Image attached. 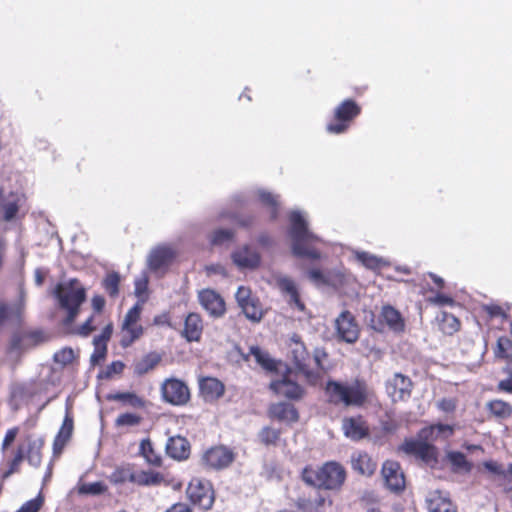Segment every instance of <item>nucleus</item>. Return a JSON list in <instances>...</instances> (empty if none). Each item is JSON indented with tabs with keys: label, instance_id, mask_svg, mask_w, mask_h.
Listing matches in <instances>:
<instances>
[{
	"label": "nucleus",
	"instance_id": "obj_1",
	"mask_svg": "<svg viewBox=\"0 0 512 512\" xmlns=\"http://www.w3.org/2000/svg\"><path fill=\"white\" fill-rule=\"evenodd\" d=\"M325 392L330 403L345 407L362 406L368 398V389L365 383L355 380L351 383H341L330 380L325 386Z\"/></svg>",
	"mask_w": 512,
	"mask_h": 512
},
{
	"label": "nucleus",
	"instance_id": "obj_2",
	"mask_svg": "<svg viewBox=\"0 0 512 512\" xmlns=\"http://www.w3.org/2000/svg\"><path fill=\"white\" fill-rule=\"evenodd\" d=\"M453 428L446 424H436L420 431V440L406 441L402 445V449L407 454H413L420 457L422 460L429 462L435 459V448L429 443V441H435L439 437H448L452 435Z\"/></svg>",
	"mask_w": 512,
	"mask_h": 512
},
{
	"label": "nucleus",
	"instance_id": "obj_3",
	"mask_svg": "<svg viewBox=\"0 0 512 512\" xmlns=\"http://www.w3.org/2000/svg\"><path fill=\"white\" fill-rule=\"evenodd\" d=\"M290 237L292 240V251L299 257L317 259L319 253L310 246L318 237L308 230V224L304 216L299 211H293L290 214Z\"/></svg>",
	"mask_w": 512,
	"mask_h": 512
},
{
	"label": "nucleus",
	"instance_id": "obj_4",
	"mask_svg": "<svg viewBox=\"0 0 512 512\" xmlns=\"http://www.w3.org/2000/svg\"><path fill=\"white\" fill-rule=\"evenodd\" d=\"M345 478L344 468L336 462H328L318 469L306 467L302 472V479L308 485L330 490L339 488Z\"/></svg>",
	"mask_w": 512,
	"mask_h": 512
},
{
	"label": "nucleus",
	"instance_id": "obj_5",
	"mask_svg": "<svg viewBox=\"0 0 512 512\" xmlns=\"http://www.w3.org/2000/svg\"><path fill=\"white\" fill-rule=\"evenodd\" d=\"M55 294L60 306L67 311L66 323H72L79 313V307L85 301L86 294L84 288L78 280L72 279L58 284Z\"/></svg>",
	"mask_w": 512,
	"mask_h": 512
},
{
	"label": "nucleus",
	"instance_id": "obj_6",
	"mask_svg": "<svg viewBox=\"0 0 512 512\" xmlns=\"http://www.w3.org/2000/svg\"><path fill=\"white\" fill-rule=\"evenodd\" d=\"M142 312V305L137 303L126 313L121 326L122 347L127 348L143 334V327L138 323Z\"/></svg>",
	"mask_w": 512,
	"mask_h": 512
},
{
	"label": "nucleus",
	"instance_id": "obj_7",
	"mask_svg": "<svg viewBox=\"0 0 512 512\" xmlns=\"http://www.w3.org/2000/svg\"><path fill=\"white\" fill-rule=\"evenodd\" d=\"M163 399L172 405H185L190 399L188 386L176 378L166 379L161 385Z\"/></svg>",
	"mask_w": 512,
	"mask_h": 512
},
{
	"label": "nucleus",
	"instance_id": "obj_8",
	"mask_svg": "<svg viewBox=\"0 0 512 512\" xmlns=\"http://www.w3.org/2000/svg\"><path fill=\"white\" fill-rule=\"evenodd\" d=\"M334 325L336 336L339 340L349 344H353L358 340L360 328L350 311H342L335 319Z\"/></svg>",
	"mask_w": 512,
	"mask_h": 512
},
{
	"label": "nucleus",
	"instance_id": "obj_9",
	"mask_svg": "<svg viewBox=\"0 0 512 512\" xmlns=\"http://www.w3.org/2000/svg\"><path fill=\"white\" fill-rule=\"evenodd\" d=\"M176 257V250L170 245H158L147 256L148 268L155 273H164Z\"/></svg>",
	"mask_w": 512,
	"mask_h": 512
},
{
	"label": "nucleus",
	"instance_id": "obj_10",
	"mask_svg": "<svg viewBox=\"0 0 512 512\" xmlns=\"http://www.w3.org/2000/svg\"><path fill=\"white\" fill-rule=\"evenodd\" d=\"M187 495L194 505H197L204 510L210 509L214 502L211 485L200 479H193L189 483L187 487Z\"/></svg>",
	"mask_w": 512,
	"mask_h": 512
},
{
	"label": "nucleus",
	"instance_id": "obj_11",
	"mask_svg": "<svg viewBox=\"0 0 512 512\" xmlns=\"http://www.w3.org/2000/svg\"><path fill=\"white\" fill-rule=\"evenodd\" d=\"M234 459L233 451L222 445L210 448L202 457L205 465L215 470L227 468Z\"/></svg>",
	"mask_w": 512,
	"mask_h": 512
},
{
	"label": "nucleus",
	"instance_id": "obj_12",
	"mask_svg": "<svg viewBox=\"0 0 512 512\" xmlns=\"http://www.w3.org/2000/svg\"><path fill=\"white\" fill-rule=\"evenodd\" d=\"M412 381L401 373H395L386 382V392L392 401H403L410 397Z\"/></svg>",
	"mask_w": 512,
	"mask_h": 512
},
{
	"label": "nucleus",
	"instance_id": "obj_13",
	"mask_svg": "<svg viewBox=\"0 0 512 512\" xmlns=\"http://www.w3.org/2000/svg\"><path fill=\"white\" fill-rule=\"evenodd\" d=\"M198 300L203 309L214 318L223 316L226 311L224 299L212 289L199 291Z\"/></svg>",
	"mask_w": 512,
	"mask_h": 512
},
{
	"label": "nucleus",
	"instance_id": "obj_14",
	"mask_svg": "<svg viewBox=\"0 0 512 512\" xmlns=\"http://www.w3.org/2000/svg\"><path fill=\"white\" fill-rule=\"evenodd\" d=\"M290 354L296 368L303 373L309 381L315 380L314 374L308 369L311 358L304 344L298 339L292 338L290 344Z\"/></svg>",
	"mask_w": 512,
	"mask_h": 512
},
{
	"label": "nucleus",
	"instance_id": "obj_15",
	"mask_svg": "<svg viewBox=\"0 0 512 512\" xmlns=\"http://www.w3.org/2000/svg\"><path fill=\"white\" fill-rule=\"evenodd\" d=\"M382 476L387 487L394 492L401 491L405 487V477L398 462L385 461L382 466Z\"/></svg>",
	"mask_w": 512,
	"mask_h": 512
},
{
	"label": "nucleus",
	"instance_id": "obj_16",
	"mask_svg": "<svg viewBox=\"0 0 512 512\" xmlns=\"http://www.w3.org/2000/svg\"><path fill=\"white\" fill-rule=\"evenodd\" d=\"M270 389L277 395L289 399H300L303 396L304 390L295 381H292L288 376H283L279 380L270 383Z\"/></svg>",
	"mask_w": 512,
	"mask_h": 512
},
{
	"label": "nucleus",
	"instance_id": "obj_17",
	"mask_svg": "<svg viewBox=\"0 0 512 512\" xmlns=\"http://www.w3.org/2000/svg\"><path fill=\"white\" fill-rule=\"evenodd\" d=\"M426 504L429 512H457L449 497L438 490L428 494Z\"/></svg>",
	"mask_w": 512,
	"mask_h": 512
},
{
	"label": "nucleus",
	"instance_id": "obj_18",
	"mask_svg": "<svg viewBox=\"0 0 512 512\" xmlns=\"http://www.w3.org/2000/svg\"><path fill=\"white\" fill-rule=\"evenodd\" d=\"M203 332V321L199 314L189 313L184 321L182 336L188 342H198Z\"/></svg>",
	"mask_w": 512,
	"mask_h": 512
},
{
	"label": "nucleus",
	"instance_id": "obj_19",
	"mask_svg": "<svg viewBox=\"0 0 512 512\" xmlns=\"http://www.w3.org/2000/svg\"><path fill=\"white\" fill-rule=\"evenodd\" d=\"M43 336L39 331L16 333L11 341V351H24L42 342Z\"/></svg>",
	"mask_w": 512,
	"mask_h": 512
},
{
	"label": "nucleus",
	"instance_id": "obj_20",
	"mask_svg": "<svg viewBox=\"0 0 512 512\" xmlns=\"http://www.w3.org/2000/svg\"><path fill=\"white\" fill-rule=\"evenodd\" d=\"M25 307V292L20 291L19 300L11 305L0 304V325L5 321H19Z\"/></svg>",
	"mask_w": 512,
	"mask_h": 512
},
{
	"label": "nucleus",
	"instance_id": "obj_21",
	"mask_svg": "<svg viewBox=\"0 0 512 512\" xmlns=\"http://www.w3.org/2000/svg\"><path fill=\"white\" fill-rule=\"evenodd\" d=\"M200 391L206 401H214L220 398L225 391L221 381L213 377H206L200 380Z\"/></svg>",
	"mask_w": 512,
	"mask_h": 512
},
{
	"label": "nucleus",
	"instance_id": "obj_22",
	"mask_svg": "<svg viewBox=\"0 0 512 512\" xmlns=\"http://www.w3.org/2000/svg\"><path fill=\"white\" fill-rule=\"evenodd\" d=\"M233 262L240 268H256L260 263V255L255 250L245 246L232 255Z\"/></svg>",
	"mask_w": 512,
	"mask_h": 512
},
{
	"label": "nucleus",
	"instance_id": "obj_23",
	"mask_svg": "<svg viewBox=\"0 0 512 512\" xmlns=\"http://www.w3.org/2000/svg\"><path fill=\"white\" fill-rule=\"evenodd\" d=\"M351 465L354 471L363 476H371L377 464L366 452H355L351 456Z\"/></svg>",
	"mask_w": 512,
	"mask_h": 512
},
{
	"label": "nucleus",
	"instance_id": "obj_24",
	"mask_svg": "<svg viewBox=\"0 0 512 512\" xmlns=\"http://www.w3.org/2000/svg\"><path fill=\"white\" fill-rule=\"evenodd\" d=\"M166 453L177 460L186 459L190 453L189 443L181 436L170 437L166 444Z\"/></svg>",
	"mask_w": 512,
	"mask_h": 512
},
{
	"label": "nucleus",
	"instance_id": "obj_25",
	"mask_svg": "<svg viewBox=\"0 0 512 512\" xmlns=\"http://www.w3.org/2000/svg\"><path fill=\"white\" fill-rule=\"evenodd\" d=\"M22 202L23 196L17 193H10L5 196L3 191L0 190V207L4 211V219L6 221H10L15 217Z\"/></svg>",
	"mask_w": 512,
	"mask_h": 512
},
{
	"label": "nucleus",
	"instance_id": "obj_26",
	"mask_svg": "<svg viewBox=\"0 0 512 512\" xmlns=\"http://www.w3.org/2000/svg\"><path fill=\"white\" fill-rule=\"evenodd\" d=\"M342 428L346 437L352 440H360L367 434V429L361 418H346Z\"/></svg>",
	"mask_w": 512,
	"mask_h": 512
},
{
	"label": "nucleus",
	"instance_id": "obj_27",
	"mask_svg": "<svg viewBox=\"0 0 512 512\" xmlns=\"http://www.w3.org/2000/svg\"><path fill=\"white\" fill-rule=\"evenodd\" d=\"M270 414L273 418L280 421L296 422L298 420V412L293 405L288 403H277L271 406Z\"/></svg>",
	"mask_w": 512,
	"mask_h": 512
},
{
	"label": "nucleus",
	"instance_id": "obj_28",
	"mask_svg": "<svg viewBox=\"0 0 512 512\" xmlns=\"http://www.w3.org/2000/svg\"><path fill=\"white\" fill-rule=\"evenodd\" d=\"M73 430V420L71 417L66 416L63 424L55 437L54 444H53V450L54 454H58L62 451L63 447L69 440Z\"/></svg>",
	"mask_w": 512,
	"mask_h": 512
},
{
	"label": "nucleus",
	"instance_id": "obj_29",
	"mask_svg": "<svg viewBox=\"0 0 512 512\" xmlns=\"http://www.w3.org/2000/svg\"><path fill=\"white\" fill-rule=\"evenodd\" d=\"M381 317L392 330L396 332L404 330V321L400 313L392 306H384L381 311Z\"/></svg>",
	"mask_w": 512,
	"mask_h": 512
},
{
	"label": "nucleus",
	"instance_id": "obj_30",
	"mask_svg": "<svg viewBox=\"0 0 512 512\" xmlns=\"http://www.w3.org/2000/svg\"><path fill=\"white\" fill-rule=\"evenodd\" d=\"M161 357L156 352L149 353L134 364L135 374L141 376L153 370L160 362Z\"/></svg>",
	"mask_w": 512,
	"mask_h": 512
},
{
	"label": "nucleus",
	"instance_id": "obj_31",
	"mask_svg": "<svg viewBox=\"0 0 512 512\" xmlns=\"http://www.w3.org/2000/svg\"><path fill=\"white\" fill-rule=\"evenodd\" d=\"M249 355L255 358V361L265 370L273 371L276 369L277 363L271 358L268 352L262 350L258 346H251L249 350Z\"/></svg>",
	"mask_w": 512,
	"mask_h": 512
},
{
	"label": "nucleus",
	"instance_id": "obj_32",
	"mask_svg": "<svg viewBox=\"0 0 512 512\" xmlns=\"http://www.w3.org/2000/svg\"><path fill=\"white\" fill-rule=\"evenodd\" d=\"M359 107L351 100L344 101L335 111V117L340 121H348L359 114Z\"/></svg>",
	"mask_w": 512,
	"mask_h": 512
},
{
	"label": "nucleus",
	"instance_id": "obj_33",
	"mask_svg": "<svg viewBox=\"0 0 512 512\" xmlns=\"http://www.w3.org/2000/svg\"><path fill=\"white\" fill-rule=\"evenodd\" d=\"M438 320L440 329L445 334L451 335L457 332L460 328L459 320L450 313L442 312L438 317Z\"/></svg>",
	"mask_w": 512,
	"mask_h": 512
},
{
	"label": "nucleus",
	"instance_id": "obj_34",
	"mask_svg": "<svg viewBox=\"0 0 512 512\" xmlns=\"http://www.w3.org/2000/svg\"><path fill=\"white\" fill-rule=\"evenodd\" d=\"M43 441L41 439H28V453L27 460L30 465L38 467L41 464V448Z\"/></svg>",
	"mask_w": 512,
	"mask_h": 512
},
{
	"label": "nucleus",
	"instance_id": "obj_35",
	"mask_svg": "<svg viewBox=\"0 0 512 512\" xmlns=\"http://www.w3.org/2000/svg\"><path fill=\"white\" fill-rule=\"evenodd\" d=\"M240 308L245 316L254 322H259L263 317V309L256 297L242 305Z\"/></svg>",
	"mask_w": 512,
	"mask_h": 512
},
{
	"label": "nucleus",
	"instance_id": "obj_36",
	"mask_svg": "<svg viewBox=\"0 0 512 512\" xmlns=\"http://www.w3.org/2000/svg\"><path fill=\"white\" fill-rule=\"evenodd\" d=\"M140 453L146 459V461L154 466L161 464L160 456L154 451L152 442L150 439H143L140 443Z\"/></svg>",
	"mask_w": 512,
	"mask_h": 512
},
{
	"label": "nucleus",
	"instance_id": "obj_37",
	"mask_svg": "<svg viewBox=\"0 0 512 512\" xmlns=\"http://www.w3.org/2000/svg\"><path fill=\"white\" fill-rule=\"evenodd\" d=\"M161 481V476L158 473L140 471L133 472L132 483L138 485H155Z\"/></svg>",
	"mask_w": 512,
	"mask_h": 512
},
{
	"label": "nucleus",
	"instance_id": "obj_38",
	"mask_svg": "<svg viewBox=\"0 0 512 512\" xmlns=\"http://www.w3.org/2000/svg\"><path fill=\"white\" fill-rule=\"evenodd\" d=\"M355 256L359 262L369 269H376L385 264L384 259L379 258L368 252L357 251Z\"/></svg>",
	"mask_w": 512,
	"mask_h": 512
},
{
	"label": "nucleus",
	"instance_id": "obj_39",
	"mask_svg": "<svg viewBox=\"0 0 512 512\" xmlns=\"http://www.w3.org/2000/svg\"><path fill=\"white\" fill-rule=\"evenodd\" d=\"M120 275L117 272H110L103 280V287L111 297H116L119 293Z\"/></svg>",
	"mask_w": 512,
	"mask_h": 512
},
{
	"label": "nucleus",
	"instance_id": "obj_40",
	"mask_svg": "<svg viewBox=\"0 0 512 512\" xmlns=\"http://www.w3.org/2000/svg\"><path fill=\"white\" fill-rule=\"evenodd\" d=\"M448 459L456 471L469 472L472 468V465L461 452H450Z\"/></svg>",
	"mask_w": 512,
	"mask_h": 512
},
{
	"label": "nucleus",
	"instance_id": "obj_41",
	"mask_svg": "<svg viewBox=\"0 0 512 512\" xmlns=\"http://www.w3.org/2000/svg\"><path fill=\"white\" fill-rule=\"evenodd\" d=\"M488 408L493 415L499 418H508L512 413V407L502 400H493L489 402Z\"/></svg>",
	"mask_w": 512,
	"mask_h": 512
},
{
	"label": "nucleus",
	"instance_id": "obj_42",
	"mask_svg": "<svg viewBox=\"0 0 512 512\" xmlns=\"http://www.w3.org/2000/svg\"><path fill=\"white\" fill-rule=\"evenodd\" d=\"M111 399L116 400V401H121L124 404H127L134 408H140V407L144 406V400L142 398H140L138 395H136L135 393H130V392L117 393V394L111 396Z\"/></svg>",
	"mask_w": 512,
	"mask_h": 512
},
{
	"label": "nucleus",
	"instance_id": "obj_43",
	"mask_svg": "<svg viewBox=\"0 0 512 512\" xmlns=\"http://www.w3.org/2000/svg\"><path fill=\"white\" fill-rule=\"evenodd\" d=\"M258 195L261 202L271 209V218H275L277 216V208L279 205L278 197L264 190H260Z\"/></svg>",
	"mask_w": 512,
	"mask_h": 512
},
{
	"label": "nucleus",
	"instance_id": "obj_44",
	"mask_svg": "<svg viewBox=\"0 0 512 512\" xmlns=\"http://www.w3.org/2000/svg\"><path fill=\"white\" fill-rule=\"evenodd\" d=\"M258 437L264 445H275L279 440L280 432L271 427H264L259 432Z\"/></svg>",
	"mask_w": 512,
	"mask_h": 512
},
{
	"label": "nucleus",
	"instance_id": "obj_45",
	"mask_svg": "<svg viewBox=\"0 0 512 512\" xmlns=\"http://www.w3.org/2000/svg\"><path fill=\"white\" fill-rule=\"evenodd\" d=\"M133 471L129 466H121L111 474V480L115 483L132 482Z\"/></svg>",
	"mask_w": 512,
	"mask_h": 512
},
{
	"label": "nucleus",
	"instance_id": "obj_46",
	"mask_svg": "<svg viewBox=\"0 0 512 512\" xmlns=\"http://www.w3.org/2000/svg\"><path fill=\"white\" fill-rule=\"evenodd\" d=\"M233 238V232L228 229L215 230L211 236L212 245H223Z\"/></svg>",
	"mask_w": 512,
	"mask_h": 512
},
{
	"label": "nucleus",
	"instance_id": "obj_47",
	"mask_svg": "<svg viewBox=\"0 0 512 512\" xmlns=\"http://www.w3.org/2000/svg\"><path fill=\"white\" fill-rule=\"evenodd\" d=\"M276 284L278 288L288 296L293 294L294 292L298 291L297 287L294 283V281L286 276H277L276 277Z\"/></svg>",
	"mask_w": 512,
	"mask_h": 512
},
{
	"label": "nucleus",
	"instance_id": "obj_48",
	"mask_svg": "<svg viewBox=\"0 0 512 512\" xmlns=\"http://www.w3.org/2000/svg\"><path fill=\"white\" fill-rule=\"evenodd\" d=\"M74 351L71 348H63L54 354L55 363L66 366L74 360Z\"/></svg>",
	"mask_w": 512,
	"mask_h": 512
},
{
	"label": "nucleus",
	"instance_id": "obj_49",
	"mask_svg": "<svg viewBox=\"0 0 512 512\" xmlns=\"http://www.w3.org/2000/svg\"><path fill=\"white\" fill-rule=\"evenodd\" d=\"M141 422V417L133 413L120 414L116 418L117 426H137Z\"/></svg>",
	"mask_w": 512,
	"mask_h": 512
},
{
	"label": "nucleus",
	"instance_id": "obj_50",
	"mask_svg": "<svg viewBox=\"0 0 512 512\" xmlns=\"http://www.w3.org/2000/svg\"><path fill=\"white\" fill-rule=\"evenodd\" d=\"M106 490L102 482L85 483L79 487L81 494L99 495Z\"/></svg>",
	"mask_w": 512,
	"mask_h": 512
},
{
	"label": "nucleus",
	"instance_id": "obj_51",
	"mask_svg": "<svg viewBox=\"0 0 512 512\" xmlns=\"http://www.w3.org/2000/svg\"><path fill=\"white\" fill-rule=\"evenodd\" d=\"M93 345L94 352L91 355V363L95 365L105 358L107 354V344L93 341Z\"/></svg>",
	"mask_w": 512,
	"mask_h": 512
},
{
	"label": "nucleus",
	"instance_id": "obj_52",
	"mask_svg": "<svg viewBox=\"0 0 512 512\" xmlns=\"http://www.w3.org/2000/svg\"><path fill=\"white\" fill-rule=\"evenodd\" d=\"M498 353L501 357H512V340L507 337H501L497 342Z\"/></svg>",
	"mask_w": 512,
	"mask_h": 512
},
{
	"label": "nucleus",
	"instance_id": "obj_53",
	"mask_svg": "<svg viewBox=\"0 0 512 512\" xmlns=\"http://www.w3.org/2000/svg\"><path fill=\"white\" fill-rule=\"evenodd\" d=\"M235 297L239 307L255 298L252 296L250 288L245 286L238 288Z\"/></svg>",
	"mask_w": 512,
	"mask_h": 512
},
{
	"label": "nucleus",
	"instance_id": "obj_54",
	"mask_svg": "<svg viewBox=\"0 0 512 512\" xmlns=\"http://www.w3.org/2000/svg\"><path fill=\"white\" fill-rule=\"evenodd\" d=\"M43 505L42 496L26 502L17 512H38Z\"/></svg>",
	"mask_w": 512,
	"mask_h": 512
},
{
	"label": "nucleus",
	"instance_id": "obj_55",
	"mask_svg": "<svg viewBox=\"0 0 512 512\" xmlns=\"http://www.w3.org/2000/svg\"><path fill=\"white\" fill-rule=\"evenodd\" d=\"M25 455H24V451L22 449H19L16 456L14 457V459L12 460L11 464H10V468L9 470H7L4 474H3V478H8L10 475H12L14 472H17L18 471V468H19V465L20 463L23 461Z\"/></svg>",
	"mask_w": 512,
	"mask_h": 512
},
{
	"label": "nucleus",
	"instance_id": "obj_56",
	"mask_svg": "<svg viewBox=\"0 0 512 512\" xmlns=\"http://www.w3.org/2000/svg\"><path fill=\"white\" fill-rule=\"evenodd\" d=\"M113 332V324L110 322L108 323L102 330L101 334L94 337V342H101L107 344V342L110 340L111 335Z\"/></svg>",
	"mask_w": 512,
	"mask_h": 512
},
{
	"label": "nucleus",
	"instance_id": "obj_57",
	"mask_svg": "<svg viewBox=\"0 0 512 512\" xmlns=\"http://www.w3.org/2000/svg\"><path fill=\"white\" fill-rule=\"evenodd\" d=\"M93 316H91L85 323H83L79 328H78V334L83 336V337H87L90 333H92L96 327L92 324L93 323Z\"/></svg>",
	"mask_w": 512,
	"mask_h": 512
},
{
	"label": "nucleus",
	"instance_id": "obj_58",
	"mask_svg": "<svg viewBox=\"0 0 512 512\" xmlns=\"http://www.w3.org/2000/svg\"><path fill=\"white\" fill-rule=\"evenodd\" d=\"M438 408L444 412H452L456 408V402L453 399H442L437 404Z\"/></svg>",
	"mask_w": 512,
	"mask_h": 512
},
{
	"label": "nucleus",
	"instance_id": "obj_59",
	"mask_svg": "<svg viewBox=\"0 0 512 512\" xmlns=\"http://www.w3.org/2000/svg\"><path fill=\"white\" fill-rule=\"evenodd\" d=\"M18 431H19L18 428L14 427V428L9 429L6 432V435H5L3 443H2L3 449H6L15 440V438L18 434Z\"/></svg>",
	"mask_w": 512,
	"mask_h": 512
},
{
	"label": "nucleus",
	"instance_id": "obj_60",
	"mask_svg": "<svg viewBox=\"0 0 512 512\" xmlns=\"http://www.w3.org/2000/svg\"><path fill=\"white\" fill-rule=\"evenodd\" d=\"M429 301L436 305H452L453 299L444 295V294H437L433 298H430Z\"/></svg>",
	"mask_w": 512,
	"mask_h": 512
},
{
	"label": "nucleus",
	"instance_id": "obj_61",
	"mask_svg": "<svg viewBox=\"0 0 512 512\" xmlns=\"http://www.w3.org/2000/svg\"><path fill=\"white\" fill-rule=\"evenodd\" d=\"M124 364L120 361L111 363L106 370V377H111L113 374H119L122 372Z\"/></svg>",
	"mask_w": 512,
	"mask_h": 512
},
{
	"label": "nucleus",
	"instance_id": "obj_62",
	"mask_svg": "<svg viewBox=\"0 0 512 512\" xmlns=\"http://www.w3.org/2000/svg\"><path fill=\"white\" fill-rule=\"evenodd\" d=\"M508 372L510 377L506 380H502L499 383V389L512 393V362L510 363L508 367Z\"/></svg>",
	"mask_w": 512,
	"mask_h": 512
},
{
	"label": "nucleus",
	"instance_id": "obj_63",
	"mask_svg": "<svg viewBox=\"0 0 512 512\" xmlns=\"http://www.w3.org/2000/svg\"><path fill=\"white\" fill-rule=\"evenodd\" d=\"M289 304L290 305H295V307L299 310V311H303L305 306L304 304L301 302L300 298H299V294H298V291L294 292L293 294H291L289 296Z\"/></svg>",
	"mask_w": 512,
	"mask_h": 512
},
{
	"label": "nucleus",
	"instance_id": "obj_64",
	"mask_svg": "<svg viewBox=\"0 0 512 512\" xmlns=\"http://www.w3.org/2000/svg\"><path fill=\"white\" fill-rule=\"evenodd\" d=\"M104 305L105 299L102 296L96 295L92 298V307L96 312H101Z\"/></svg>",
	"mask_w": 512,
	"mask_h": 512
}]
</instances>
